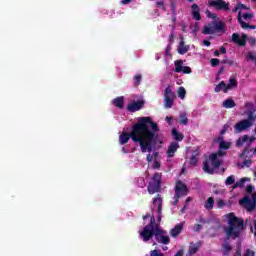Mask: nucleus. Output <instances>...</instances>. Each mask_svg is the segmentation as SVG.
<instances>
[{"mask_svg":"<svg viewBox=\"0 0 256 256\" xmlns=\"http://www.w3.org/2000/svg\"><path fill=\"white\" fill-rule=\"evenodd\" d=\"M244 107L248 109L246 112H244L248 119L241 120L235 124V133H242V131H247V129H249V127H251L253 122L256 120V106L251 102H246Z\"/></svg>","mask_w":256,"mask_h":256,"instance_id":"obj_4","label":"nucleus"},{"mask_svg":"<svg viewBox=\"0 0 256 256\" xmlns=\"http://www.w3.org/2000/svg\"><path fill=\"white\" fill-rule=\"evenodd\" d=\"M202 33L204 35H213V33H215V26L213 22L204 26Z\"/></svg>","mask_w":256,"mask_h":256,"instance_id":"obj_26","label":"nucleus"},{"mask_svg":"<svg viewBox=\"0 0 256 256\" xmlns=\"http://www.w3.org/2000/svg\"><path fill=\"white\" fill-rule=\"evenodd\" d=\"M239 203L249 213H251V211H255V209H256V193L252 196V198L244 197L243 199L239 200Z\"/></svg>","mask_w":256,"mask_h":256,"instance_id":"obj_10","label":"nucleus"},{"mask_svg":"<svg viewBox=\"0 0 256 256\" xmlns=\"http://www.w3.org/2000/svg\"><path fill=\"white\" fill-rule=\"evenodd\" d=\"M201 229H203V226L201 224H196L194 226V231L199 232Z\"/></svg>","mask_w":256,"mask_h":256,"instance_id":"obj_46","label":"nucleus"},{"mask_svg":"<svg viewBox=\"0 0 256 256\" xmlns=\"http://www.w3.org/2000/svg\"><path fill=\"white\" fill-rule=\"evenodd\" d=\"M254 236L256 237V220H254Z\"/></svg>","mask_w":256,"mask_h":256,"instance_id":"obj_59","label":"nucleus"},{"mask_svg":"<svg viewBox=\"0 0 256 256\" xmlns=\"http://www.w3.org/2000/svg\"><path fill=\"white\" fill-rule=\"evenodd\" d=\"M247 181H249V178L240 179L238 182L234 183V185L232 186V189H237V187H240L241 189H243V187H245V183H247Z\"/></svg>","mask_w":256,"mask_h":256,"instance_id":"obj_31","label":"nucleus"},{"mask_svg":"<svg viewBox=\"0 0 256 256\" xmlns=\"http://www.w3.org/2000/svg\"><path fill=\"white\" fill-rule=\"evenodd\" d=\"M150 256H165L159 249H155L150 251Z\"/></svg>","mask_w":256,"mask_h":256,"instance_id":"obj_38","label":"nucleus"},{"mask_svg":"<svg viewBox=\"0 0 256 256\" xmlns=\"http://www.w3.org/2000/svg\"><path fill=\"white\" fill-rule=\"evenodd\" d=\"M253 186L252 185H248L246 186V193H253Z\"/></svg>","mask_w":256,"mask_h":256,"instance_id":"obj_47","label":"nucleus"},{"mask_svg":"<svg viewBox=\"0 0 256 256\" xmlns=\"http://www.w3.org/2000/svg\"><path fill=\"white\" fill-rule=\"evenodd\" d=\"M172 139H174V141H182L183 139H185V135H183V133L179 132L176 128L172 129Z\"/></svg>","mask_w":256,"mask_h":256,"instance_id":"obj_24","label":"nucleus"},{"mask_svg":"<svg viewBox=\"0 0 256 256\" xmlns=\"http://www.w3.org/2000/svg\"><path fill=\"white\" fill-rule=\"evenodd\" d=\"M122 5H129V0H121Z\"/></svg>","mask_w":256,"mask_h":256,"instance_id":"obj_55","label":"nucleus"},{"mask_svg":"<svg viewBox=\"0 0 256 256\" xmlns=\"http://www.w3.org/2000/svg\"><path fill=\"white\" fill-rule=\"evenodd\" d=\"M157 7H161L163 11H165V2L164 1H159L156 3Z\"/></svg>","mask_w":256,"mask_h":256,"instance_id":"obj_44","label":"nucleus"},{"mask_svg":"<svg viewBox=\"0 0 256 256\" xmlns=\"http://www.w3.org/2000/svg\"><path fill=\"white\" fill-rule=\"evenodd\" d=\"M161 167V163L159 161H155L152 165V169H159Z\"/></svg>","mask_w":256,"mask_h":256,"instance_id":"obj_45","label":"nucleus"},{"mask_svg":"<svg viewBox=\"0 0 256 256\" xmlns=\"http://www.w3.org/2000/svg\"><path fill=\"white\" fill-rule=\"evenodd\" d=\"M175 40V33H171L170 35H169V41H170V43H173V41Z\"/></svg>","mask_w":256,"mask_h":256,"instance_id":"obj_48","label":"nucleus"},{"mask_svg":"<svg viewBox=\"0 0 256 256\" xmlns=\"http://www.w3.org/2000/svg\"><path fill=\"white\" fill-rule=\"evenodd\" d=\"M219 143L218 151H227V149H231V142H227L223 139V136H219L217 139Z\"/></svg>","mask_w":256,"mask_h":256,"instance_id":"obj_19","label":"nucleus"},{"mask_svg":"<svg viewBox=\"0 0 256 256\" xmlns=\"http://www.w3.org/2000/svg\"><path fill=\"white\" fill-rule=\"evenodd\" d=\"M143 219L144 221L150 219V223L140 231V237L143 241H151L154 235L158 243H162L163 245H169L171 243V238H169L165 230L161 229L159 223L155 221L154 215L146 214Z\"/></svg>","mask_w":256,"mask_h":256,"instance_id":"obj_2","label":"nucleus"},{"mask_svg":"<svg viewBox=\"0 0 256 256\" xmlns=\"http://www.w3.org/2000/svg\"><path fill=\"white\" fill-rule=\"evenodd\" d=\"M239 14V5L237 4L233 9H232V13H237Z\"/></svg>","mask_w":256,"mask_h":256,"instance_id":"obj_51","label":"nucleus"},{"mask_svg":"<svg viewBox=\"0 0 256 256\" xmlns=\"http://www.w3.org/2000/svg\"><path fill=\"white\" fill-rule=\"evenodd\" d=\"M180 125H189V118H187V112H182L179 115Z\"/></svg>","mask_w":256,"mask_h":256,"instance_id":"obj_32","label":"nucleus"},{"mask_svg":"<svg viewBox=\"0 0 256 256\" xmlns=\"http://www.w3.org/2000/svg\"><path fill=\"white\" fill-rule=\"evenodd\" d=\"M133 79H134V86L139 87V85H141V79H142L141 74H137L136 76H134Z\"/></svg>","mask_w":256,"mask_h":256,"instance_id":"obj_36","label":"nucleus"},{"mask_svg":"<svg viewBox=\"0 0 256 256\" xmlns=\"http://www.w3.org/2000/svg\"><path fill=\"white\" fill-rule=\"evenodd\" d=\"M238 9L239 11H249V7L242 3H238Z\"/></svg>","mask_w":256,"mask_h":256,"instance_id":"obj_40","label":"nucleus"},{"mask_svg":"<svg viewBox=\"0 0 256 256\" xmlns=\"http://www.w3.org/2000/svg\"><path fill=\"white\" fill-rule=\"evenodd\" d=\"M227 153L225 151H218L217 153H213L209 156V160L204 162L203 170L205 173L213 174L214 171H217L219 167H221V163H223V157H225Z\"/></svg>","mask_w":256,"mask_h":256,"instance_id":"obj_5","label":"nucleus"},{"mask_svg":"<svg viewBox=\"0 0 256 256\" xmlns=\"http://www.w3.org/2000/svg\"><path fill=\"white\" fill-rule=\"evenodd\" d=\"M177 149H179V142H171L167 149L168 157H175V153H177Z\"/></svg>","mask_w":256,"mask_h":256,"instance_id":"obj_18","label":"nucleus"},{"mask_svg":"<svg viewBox=\"0 0 256 256\" xmlns=\"http://www.w3.org/2000/svg\"><path fill=\"white\" fill-rule=\"evenodd\" d=\"M154 157H157V152H156V153H154Z\"/></svg>","mask_w":256,"mask_h":256,"instance_id":"obj_64","label":"nucleus"},{"mask_svg":"<svg viewBox=\"0 0 256 256\" xmlns=\"http://www.w3.org/2000/svg\"><path fill=\"white\" fill-rule=\"evenodd\" d=\"M175 65V73H181L183 71V60H176L174 62Z\"/></svg>","mask_w":256,"mask_h":256,"instance_id":"obj_33","label":"nucleus"},{"mask_svg":"<svg viewBox=\"0 0 256 256\" xmlns=\"http://www.w3.org/2000/svg\"><path fill=\"white\" fill-rule=\"evenodd\" d=\"M112 105H114L118 109H123V107H125V98L123 96H120V97L113 99Z\"/></svg>","mask_w":256,"mask_h":256,"instance_id":"obj_22","label":"nucleus"},{"mask_svg":"<svg viewBox=\"0 0 256 256\" xmlns=\"http://www.w3.org/2000/svg\"><path fill=\"white\" fill-rule=\"evenodd\" d=\"M144 105L145 101L143 100L134 101L129 105V111H131L132 113H135V111H141Z\"/></svg>","mask_w":256,"mask_h":256,"instance_id":"obj_16","label":"nucleus"},{"mask_svg":"<svg viewBox=\"0 0 256 256\" xmlns=\"http://www.w3.org/2000/svg\"><path fill=\"white\" fill-rule=\"evenodd\" d=\"M247 29H256V26H253V25H249V24H248Z\"/></svg>","mask_w":256,"mask_h":256,"instance_id":"obj_61","label":"nucleus"},{"mask_svg":"<svg viewBox=\"0 0 256 256\" xmlns=\"http://www.w3.org/2000/svg\"><path fill=\"white\" fill-rule=\"evenodd\" d=\"M189 51V46L185 45V42L183 40L180 41L179 46H178V53L180 55H185Z\"/></svg>","mask_w":256,"mask_h":256,"instance_id":"obj_30","label":"nucleus"},{"mask_svg":"<svg viewBox=\"0 0 256 256\" xmlns=\"http://www.w3.org/2000/svg\"><path fill=\"white\" fill-rule=\"evenodd\" d=\"M226 219H228V226L224 227V231L227 237L237 239L241 235V231L245 230V221L243 218L235 216V213L227 214Z\"/></svg>","mask_w":256,"mask_h":256,"instance_id":"obj_3","label":"nucleus"},{"mask_svg":"<svg viewBox=\"0 0 256 256\" xmlns=\"http://www.w3.org/2000/svg\"><path fill=\"white\" fill-rule=\"evenodd\" d=\"M227 131V127L224 126V129L221 130L220 135H225Z\"/></svg>","mask_w":256,"mask_h":256,"instance_id":"obj_56","label":"nucleus"},{"mask_svg":"<svg viewBox=\"0 0 256 256\" xmlns=\"http://www.w3.org/2000/svg\"><path fill=\"white\" fill-rule=\"evenodd\" d=\"M175 97V92L171 90V86L166 87L164 90V107L166 109H171V107H173Z\"/></svg>","mask_w":256,"mask_h":256,"instance_id":"obj_11","label":"nucleus"},{"mask_svg":"<svg viewBox=\"0 0 256 256\" xmlns=\"http://www.w3.org/2000/svg\"><path fill=\"white\" fill-rule=\"evenodd\" d=\"M254 17L255 16L251 12L239 11L238 22L240 23L242 29H247Z\"/></svg>","mask_w":256,"mask_h":256,"instance_id":"obj_9","label":"nucleus"},{"mask_svg":"<svg viewBox=\"0 0 256 256\" xmlns=\"http://www.w3.org/2000/svg\"><path fill=\"white\" fill-rule=\"evenodd\" d=\"M213 207H215V198L213 197H209L205 203H204V208L207 211H211V209H213Z\"/></svg>","mask_w":256,"mask_h":256,"instance_id":"obj_28","label":"nucleus"},{"mask_svg":"<svg viewBox=\"0 0 256 256\" xmlns=\"http://www.w3.org/2000/svg\"><path fill=\"white\" fill-rule=\"evenodd\" d=\"M191 9L193 19H195L196 21H201V9L199 8V6L194 3L192 4Z\"/></svg>","mask_w":256,"mask_h":256,"instance_id":"obj_20","label":"nucleus"},{"mask_svg":"<svg viewBox=\"0 0 256 256\" xmlns=\"http://www.w3.org/2000/svg\"><path fill=\"white\" fill-rule=\"evenodd\" d=\"M122 153H124L125 155H127V153H129V150H127L125 147H122Z\"/></svg>","mask_w":256,"mask_h":256,"instance_id":"obj_57","label":"nucleus"},{"mask_svg":"<svg viewBox=\"0 0 256 256\" xmlns=\"http://www.w3.org/2000/svg\"><path fill=\"white\" fill-rule=\"evenodd\" d=\"M234 256H241V249L240 248H238L236 250V253L234 254Z\"/></svg>","mask_w":256,"mask_h":256,"instance_id":"obj_53","label":"nucleus"},{"mask_svg":"<svg viewBox=\"0 0 256 256\" xmlns=\"http://www.w3.org/2000/svg\"><path fill=\"white\" fill-rule=\"evenodd\" d=\"M239 85V82L237 81V78L235 76H232L228 80V84H225V81H221L218 85L215 87V93H219L223 91V93H229V91L233 89H237Z\"/></svg>","mask_w":256,"mask_h":256,"instance_id":"obj_6","label":"nucleus"},{"mask_svg":"<svg viewBox=\"0 0 256 256\" xmlns=\"http://www.w3.org/2000/svg\"><path fill=\"white\" fill-rule=\"evenodd\" d=\"M210 63L212 65V67H217V65H219V63H221V61L219 59H217V58H212L210 60Z\"/></svg>","mask_w":256,"mask_h":256,"instance_id":"obj_39","label":"nucleus"},{"mask_svg":"<svg viewBox=\"0 0 256 256\" xmlns=\"http://www.w3.org/2000/svg\"><path fill=\"white\" fill-rule=\"evenodd\" d=\"M201 245H203V243H201V242H197L196 244L191 242L186 256L195 255V253H197V251H199V249H201Z\"/></svg>","mask_w":256,"mask_h":256,"instance_id":"obj_17","label":"nucleus"},{"mask_svg":"<svg viewBox=\"0 0 256 256\" xmlns=\"http://www.w3.org/2000/svg\"><path fill=\"white\" fill-rule=\"evenodd\" d=\"M130 137L134 143H138L142 153H151L157 145H163V139L159 136V125L151 117H140Z\"/></svg>","mask_w":256,"mask_h":256,"instance_id":"obj_1","label":"nucleus"},{"mask_svg":"<svg viewBox=\"0 0 256 256\" xmlns=\"http://www.w3.org/2000/svg\"><path fill=\"white\" fill-rule=\"evenodd\" d=\"M235 183V176L231 175L226 178L225 185H233Z\"/></svg>","mask_w":256,"mask_h":256,"instance_id":"obj_37","label":"nucleus"},{"mask_svg":"<svg viewBox=\"0 0 256 256\" xmlns=\"http://www.w3.org/2000/svg\"><path fill=\"white\" fill-rule=\"evenodd\" d=\"M203 45H205L206 47H209L211 45V42H209L208 40H204Z\"/></svg>","mask_w":256,"mask_h":256,"instance_id":"obj_52","label":"nucleus"},{"mask_svg":"<svg viewBox=\"0 0 256 256\" xmlns=\"http://www.w3.org/2000/svg\"><path fill=\"white\" fill-rule=\"evenodd\" d=\"M198 161H199V160L197 159V156H192V157L190 158V165L195 166V165H197Z\"/></svg>","mask_w":256,"mask_h":256,"instance_id":"obj_42","label":"nucleus"},{"mask_svg":"<svg viewBox=\"0 0 256 256\" xmlns=\"http://www.w3.org/2000/svg\"><path fill=\"white\" fill-rule=\"evenodd\" d=\"M214 55H215V57H219V55H220L219 50H216V51L214 52Z\"/></svg>","mask_w":256,"mask_h":256,"instance_id":"obj_60","label":"nucleus"},{"mask_svg":"<svg viewBox=\"0 0 256 256\" xmlns=\"http://www.w3.org/2000/svg\"><path fill=\"white\" fill-rule=\"evenodd\" d=\"M231 251H233V246H231V243H229L228 241H225L222 244V254L224 256L229 255V253H231Z\"/></svg>","mask_w":256,"mask_h":256,"instance_id":"obj_23","label":"nucleus"},{"mask_svg":"<svg viewBox=\"0 0 256 256\" xmlns=\"http://www.w3.org/2000/svg\"><path fill=\"white\" fill-rule=\"evenodd\" d=\"M163 174L155 173L153 174L149 184H148V193L154 195V193H159L161 191V181Z\"/></svg>","mask_w":256,"mask_h":256,"instance_id":"obj_7","label":"nucleus"},{"mask_svg":"<svg viewBox=\"0 0 256 256\" xmlns=\"http://www.w3.org/2000/svg\"><path fill=\"white\" fill-rule=\"evenodd\" d=\"M146 159H147L148 163H151V161H153V155L148 154Z\"/></svg>","mask_w":256,"mask_h":256,"instance_id":"obj_50","label":"nucleus"},{"mask_svg":"<svg viewBox=\"0 0 256 256\" xmlns=\"http://www.w3.org/2000/svg\"><path fill=\"white\" fill-rule=\"evenodd\" d=\"M208 7H214L216 11H231L229 2H225V0H208Z\"/></svg>","mask_w":256,"mask_h":256,"instance_id":"obj_12","label":"nucleus"},{"mask_svg":"<svg viewBox=\"0 0 256 256\" xmlns=\"http://www.w3.org/2000/svg\"><path fill=\"white\" fill-rule=\"evenodd\" d=\"M119 143L120 145H125V143H129V132L124 131L119 136Z\"/></svg>","mask_w":256,"mask_h":256,"instance_id":"obj_29","label":"nucleus"},{"mask_svg":"<svg viewBox=\"0 0 256 256\" xmlns=\"http://www.w3.org/2000/svg\"><path fill=\"white\" fill-rule=\"evenodd\" d=\"M183 226H184V223L181 222V223L177 224L174 228H172L170 230L171 237H178L181 234V232L183 231Z\"/></svg>","mask_w":256,"mask_h":256,"instance_id":"obj_21","label":"nucleus"},{"mask_svg":"<svg viewBox=\"0 0 256 256\" xmlns=\"http://www.w3.org/2000/svg\"><path fill=\"white\" fill-rule=\"evenodd\" d=\"M186 203H191V197H188V198L186 199Z\"/></svg>","mask_w":256,"mask_h":256,"instance_id":"obj_62","label":"nucleus"},{"mask_svg":"<svg viewBox=\"0 0 256 256\" xmlns=\"http://www.w3.org/2000/svg\"><path fill=\"white\" fill-rule=\"evenodd\" d=\"M182 255H183V250H180L174 256H182Z\"/></svg>","mask_w":256,"mask_h":256,"instance_id":"obj_58","label":"nucleus"},{"mask_svg":"<svg viewBox=\"0 0 256 256\" xmlns=\"http://www.w3.org/2000/svg\"><path fill=\"white\" fill-rule=\"evenodd\" d=\"M177 93L180 99H185V95H187V91L184 87H179Z\"/></svg>","mask_w":256,"mask_h":256,"instance_id":"obj_34","label":"nucleus"},{"mask_svg":"<svg viewBox=\"0 0 256 256\" xmlns=\"http://www.w3.org/2000/svg\"><path fill=\"white\" fill-rule=\"evenodd\" d=\"M187 193V185L182 181H177L175 186L174 201L172 202V205H177L179 203V199H181V197H185Z\"/></svg>","mask_w":256,"mask_h":256,"instance_id":"obj_8","label":"nucleus"},{"mask_svg":"<svg viewBox=\"0 0 256 256\" xmlns=\"http://www.w3.org/2000/svg\"><path fill=\"white\" fill-rule=\"evenodd\" d=\"M163 251H167V246L163 247Z\"/></svg>","mask_w":256,"mask_h":256,"instance_id":"obj_63","label":"nucleus"},{"mask_svg":"<svg viewBox=\"0 0 256 256\" xmlns=\"http://www.w3.org/2000/svg\"><path fill=\"white\" fill-rule=\"evenodd\" d=\"M232 43H235L239 47H245L247 45V36L246 34H242L239 36L237 33L232 34Z\"/></svg>","mask_w":256,"mask_h":256,"instance_id":"obj_15","label":"nucleus"},{"mask_svg":"<svg viewBox=\"0 0 256 256\" xmlns=\"http://www.w3.org/2000/svg\"><path fill=\"white\" fill-rule=\"evenodd\" d=\"M220 51L223 53V55H225V53H227V49L225 47H221Z\"/></svg>","mask_w":256,"mask_h":256,"instance_id":"obj_54","label":"nucleus"},{"mask_svg":"<svg viewBox=\"0 0 256 256\" xmlns=\"http://www.w3.org/2000/svg\"><path fill=\"white\" fill-rule=\"evenodd\" d=\"M152 209L153 211H157L158 213V223H161V219H163V198H161V195H157L153 200H152Z\"/></svg>","mask_w":256,"mask_h":256,"instance_id":"obj_13","label":"nucleus"},{"mask_svg":"<svg viewBox=\"0 0 256 256\" xmlns=\"http://www.w3.org/2000/svg\"><path fill=\"white\" fill-rule=\"evenodd\" d=\"M254 142V136L243 135L237 140L236 147H251V144H253Z\"/></svg>","mask_w":256,"mask_h":256,"instance_id":"obj_14","label":"nucleus"},{"mask_svg":"<svg viewBox=\"0 0 256 256\" xmlns=\"http://www.w3.org/2000/svg\"><path fill=\"white\" fill-rule=\"evenodd\" d=\"M244 256H255V251L251 249H246L244 252Z\"/></svg>","mask_w":256,"mask_h":256,"instance_id":"obj_41","label":"nucleus"},{"mask_svg":"<svg viewBox=\"0 0 256 256\" xmlns=\"http://www.w3.org/2000/svg\"><path fill=\"white\" fill-rule=\"evenodd\" d=\"M214 25V31H218V33H225L226 25L223 22H212Z\"/></svg>","mask_w":256,"mask_h":256,"instance_id":"obj_25","label":"nucleus"},{"mask_svg":"<svg viewBox=\"0 0 256 256\" xmlns=\"http://www.w3.org/2000/svg\"><path fill=\"white\" fill-rule=\"evenodd\" d=\"M227 205V203L225 202V200L218 198L216 199V206L218 209H223V207H225Z\"/></svg>","mask_w":256,"mask_h":256,"instance_id":"obj_35","label":"nucleus"},{"mask_svg":"<svg viewBox=\"0 0 256 256\" xmlns=\"http://www.w3.org/2000/svg\"><path fill=\"white\" fill-rule=\"evenodd\" d=\"M165 120L167 121L168 125H171V121H173V117L167 116V117L165 118Z\"/></svg>","mask_w":256,"mask_h":256,"instance_id":"obj_49","label":"nucleus"},{"mask_svg":"<svg viewBox=\"0 0 256 256\" xmlns=\"http://www.w3.org/2000/svg\"><path fill=\"white\" fill-rule=\"evenodd\" d=\"M182 73H184V74H189V73H191V67H189V66H182V71H181Z\"/></svg>","mask_w":256,"mask_h":256,"instance_id":"obj_43","label":"nucleus"},{"mask_svg":"<svg viewBox=\"0 0 256 256\" xmlns=\"http://www.w3.org/2000/svg\"><path fill=\"white\" fill-rule=\"evenodd\" d=\"M235 105V100H233V98H228L222 103V107H224V109H233Z\"/></svg>","mask_w":256,"mask_h":256,"instance_id":"obj_27","label":"nucleus"}]
</instances>
